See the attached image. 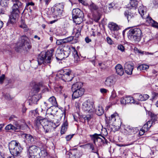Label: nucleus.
<instances>
[{
  "mask_svg": "<svg viewBox=\"0 0 158 158\" xmlns=\"http://www.w3.org/2000/svg\"><path fill=\"white\" fill-rule=\"evenodd\" d=\"M18 118L14 115H12L9 118V120L10 121H13V122L16 121L18 120Z\"/></svg>",
  "mask_w": 158,
  "mask_h": 158,
  "instance_id": "45",
  "label": "nucleus"
},
{
  "mask_svg": "<svg viewBox=\"0 0 158 158\" xmlns=\"http://www.w3.org/2000/svg\"><path fill=\"white\" fill-rule=\"evenodd\" d=\"M73 18L83 16V12L78 8L73 9L72 10Z\"/></svg>",
  "mask_w": 158,
  "mask_h": 158,
  "instance_id": "17",
  "label": "nucleus"
},
{
  "mask_svg": "<svg viewBox=\"0 0 158 158\" xmlns=\"http://www.w3.org/2000/svg\"><path fill=\"white\" fill-rule=\"evenodd\" d=\"M118 48L122 52H124L125 51L124 47L122 45H118Z\"/></svg>",
  "mask_w": 158,
  "mask_h": 158,
  "instance_id": "48",
  "label": "nucleus"
},
{
  "mask_svg": "<svg viewBox=\"0 0 158 158\" xmlns=\"http://www.w3.org/2000/svg\"><path fill=\"white\" fill-rule=\"evenodd\" d=\"M99 136H101L103 137V138H105L104 136H102L101 134H97L96 133H95L93 135L91 136L92 138L94 139V142H95V140H97L98 139H101L99 137Z\"/></svg>",
  "mask_w": 158,
  "mask_h": 158,
  "instance_id": "36",
  "label": "nucleus"
},
{
  "mask_svg": "<svg viewBox=\"0 0 158 158\" xmlns=\"http://www.w3.org/2000/svg\"><path fill=\"white\" fill-rule=\"evenodd\" d=\"M53 123L47 122H41V126L38 127L36 125V119L34 121V126L36 130H39L42 127L44 129V132L45 133L51 132L60 125L59 120H55L53 121Z\"/></svg>",
  "mask_w": 158,
  "mask_h": 158,
  "instance_id": "3",
  "label": "nucleus"
},
{
  "mask_svg": "<svg viewBox=\"0 0 158 158\" xmlns=\"http://www.w3.org/2000/svg\"><path fill=\"white\" fill-rule=\"evenodd\" d=\"M9 2V0H0V5L2 7L7 6Z\"/></svg>",
  "mask_w": 158,
  "mask_h": 158,
  "instance_id": "40",
  "label": "nucleus"
},
{
  "mask_svg": "<svg viewBox=\"0 0 158 158\" xmlns=\"http://www.w3.org/2000/svg\"><path fill=\"white\" fill-rule=\"evenodd\" d=\"M92 15L93 19L96 22H98L100 18V17L99 15L98 14L97 15L93 14Z\"/></svg>",
  "mask_w": 158,
  "mask_h": 158,
  "instance_id": "44",
  "label": "nucleus"
},
{
  "mask_svg": "<svg viewBox=\"0 0 158 158\" xmlns=\"http://www.w3.org/2000/svg\"><path fill=\"white\" fill-rule=\"evenodd\" d=\"M73 92L72 96L73 99L78 98L82 96L84 94V89L81 88V82H77L73 84L71 88Z\"/></svg>",
  "mask_w": 158,
  "mask_h": 158,
  "instance_id": "7",
  "label": "nucleus"
},
{
  "mask_svg": "<svg viewBox=\"0 0 158 158\" xmlns=\"http://www.w3.org/2000/svg\"><path fill=\"white\" fill-rule=\"evenodd\" d=\"M142 18L146 19V22L148 23L150 25L152 22H153V20L151 17L149 16L148 14H147L145 15Z\"/></svg>",
  "mask_w": 158,
  "mask_h": 158,
  "instance_id": "33",
  "label": "nucleus"
},
{
  "mask_svg": "<svg viewBox=\"0 0 158 158\" xmlns=\"http://www.w3.org/2000/svg\"><path fill=\"white\" fill-rule=\"evenodd\" d=\"M142 128H143V129H144V130H145L146 131H148L150 128L149 127H148L146 123L143 125Z\"/></svg>",
  "mask_w": 158,
  "mask_h": 158,
  "instance_id": "58",
  "label": "nucleus"
},
{
  "mask_svg": "<svg viewBox=\"0 0 158 158\" xmlns=\"http://www.w3.org/2000/svg\"><path fill=\"white\" fill-rule=\"evenodd\" d=\"M108 27L111 31H117L119 29V26L113 22H111L108 24Z\"/></svg>",
  "mask_w": 158,
  "mask_h": 158,
  "instance_id": "22",
  "label": "nucleus"
},
{
  "mask_svg": "<svg viewBox=\"0 0 158 158\" xmlns=\"http://www.w3.org/2000/svg\"><path fill=\"white\" fill-rule=\"evenodd\" d=\"M106 40L107 42L109 44H113V42L110 37H107L106 38Z\"/></svg>",
  "mask_w": 158,
  "mask_h": 158,
  "instance_id": "54",
  "label": "nucleus"
},
{
  "mask_svg": "<svg viewBox=\"0 0 158 158\" xmlns=\"http://www.w3.org/2000/svg\"><path fill=\"white\" fill-rule=\"evenodd\" d=\"M127 131L128 132L129 134H135L138 131V129L137 128L129 126L127 127Z\"/></svg>",
  "mask_w": 158,
  "mask_h": 158,
  "instance_id": "24",
  "label": "nucleus"
},
{
  "mask_svg": "<svg viewBox=\"0 0 158 158\" xmlns=\"http://www.w3.org/2000/svg\"><path fill=\"white\" fill-rule=\"evenodd\" d=\"M26 148L29 158H44L47 155L46 150H41L39 147L35 145L27 147Z\"/></svg>",
  "mask_w": 158,
  "mask_h": 158,
  "instance_id": "1",
  "label": "nucleus"
},
{
  "mask_svg": "<svg viewBox=\"0 0 158 158\" xmlns=\"http://www.w3.org/2000/svg\"><path fill=\"white\" fill-rule=\"evenodd\" d=\"M33 89L35 93H38L40 89V85L37 84H35L33 87Z\"/></svg>",
  "mask_w": 158,
  "mask_h": 158,
  "instance_id": "43",
  "label": "nucleus"
},
{
  "mask_svg": "<svg viewBox=\"0 0 158 158\" xmlns=\"http://www.w3.org/2000/svg\"><path fill=\"white\" fill-rule=\"evenodd\" d=\"M5 129L7 131H17L14 125L11 123H10L6 126L5 128Z\"/></svg>",
  "mask_w": 158,
  "mask_h": 158,
  "instance_id": "27",
  "label": "nucleus"
},
{
  "mask_svg": "<svg viewBox=\"0 0 158 158\" xmlns=\"http://www.w3.org/2000/svg\"><path fill=\"white\" fill-rule=\"evenodd\" d=\"M68 123L67 121L64 122L61 126L60 133L61 134L63 135L65 133V132L67 130V127L68 126Z\"/></svg>",
  "mask_w": 158,
  "mask_h": 158,
  "instance_id": "26",
  "label": "nucleus"
},
{
  "mask_svg": "<svg viewBox=\"0 0 158 158\" xmlns=\"http://www.w3.org/2000/svg\"><path fill=\"white\" fill-rule=\"evenodd\" d=\"M22 137L24 139H26V142H28L30 144H34L36 142V139L31 135L23 134Z\"/></svg>",
  "mask_w": 158,
  "mask_h": 158,
  "instance_id": "13",
  "label": "nucleus"
},
{
  "mask_svg": "<svg viewBox=\"0 0 158 158\" xmlns=\"http://www.w3.org/2000/svg\"><path fill=\"white\" fill-rule=\"evenodd\" d=\"M148 114L151 118V121L155 123V122L156 121L157 115L151 112H150L148 113Z\"/></svg>",
  "mask_w": 158,
  "mask_h": 158,
  "instance_id": "37",
  "label": "nucleus"
},
{
  "mask_svg": "<svg viewBox=\"0 0 158 158\" xmlns=\"http://www.w3.org/2000/svg\"><path fill=\"white\" fill-rule=\"evenodd\" d=\"M115 69L116 73L119 76H122L124 73L123 69L121 64H117L115 66Z\"/></svg>",
  "mask_w": 158,
  "mask_h": 158,
  "instance_id": "20",
  "label": "nucleus"
},
{
  "mask_svg": "<svg viewBox=\"0 0 158 158\" xmlns=\"http://www.w3.org/2000/svg\"><path fill=\"white\" fill-rule=\"evenodd\" d=\"M88 147H89L92 149V152L96 153L98 156H99V154L97 149L94 148V145L93 144L89 143Z\"/></svg>",
  "mask_w": 158,
  "mask_h": 158,
  "instance_id": "39",
  "label": "nucleus"
},
{
  "mask_svg": "<svg viewBox=\"0 0 158 158\" xmlns=\"http://www.w3.org/2000/svg\"><path fill=\"white\" fill-rule=\"evenodd\" d=\"M100 92L102 94H106L108 91V90L105 88H101L100 89Z\"/></svg>",
  "mask_w": 158,
  "mask_h": 158,
  "instance_id": "60",
  "label": "nucleus"
},
{
  "mask_svg": "<svg viewBox=\"0 0 158 158\" xmlns=\"http://www.w3.org/2000/svg\"><path fill=\"white\" fill-rule=\"evenodd\" d=\"M138 2L136 0H130V5H128V8L135 9L137 7Z\"/></svg>",
  "mask_w": 158,
  "mask_h": 158,
  "instance_id": "23",
  "label": "nucleus"
},
{
  "mask_svg": "<svg viewBox=\"0 0 158 158\" xmlns=\"http://www.w3.org/2000/svg\"><path fill=\"white\" fill-rule=\"evenodd\" d=\"M85 40L87 43H89L91 41V40L89 39L88 37H86L85 38Z\"/></svg>",
  "mask_w": 158,
  "mask_h": 158,
  "instance_id": "64",
  "label": "nucleus"
},
{
  "mask_svg": "<svg viewBox=\"0 0 158 158\" xmlns=\"http://www.w3.org/2000/svg\"><path fill=\"white\" fill-rule=\"evenodd\" d=\"M89 143H88L85 145H80V146L83 148H88L89 147Z\"/></svg>",
  "mask_w": 158,
  "mask_h": 158,
  "instance_id": "63",
  "label": "nucleus"
},
{
  "mask_svg": "<svg viewBox=\"0 0 158 158\" xmlns=\"http://www.w3.org/2000/svg\"><path fill=\"white\" fill-rule=\"evenodd\" d=\"M56 43L57 45H60L62 44H63L62 39L57 40Z\"/></svg>",
  "mask_w": 158,
  "mask_h": 158,
  "instance_id": "59",
  "label": "nucleus"
},
{
  "mask_svg": "<svg viewBox=\"0 0 158 158\" xmlns=\"http://www.w3.org/2000/svg\"><path fill=\"white\" fill-rule=\"evenodd\" d=\"M134 69V66L128 63L125 64L124 69L125 73L128 75L132 74V71Z\"/></svg>",
  "mask_w": 158,
  "mask_h": 158,
  "instance_id": "15",
  "label": "nucleus"
},
{
  "mask_svg": "<svg viewBox=\"0 0 158 158\" xmlns=\"http://www.w3.org/2000/svg\"><path fill=\"white\" fill-rule=\"evenodd\" d=\"M39 95L38 94H34L31 97H29L28 100L29 104L33 105V104H37V102L39 100Z\"/></svg>",
  "mask_w": 158,
  "mask_h": 158,
  "instance_id": "14",
  "label": "nucleus"
},
{
  "mask_svg": "<svg viewBox=\"0 0 158 158\" xmlns=\"http://www.w3.org/2000/svg\"><path fill=\"white\" fill-rule=\"evenodd\" d=\"M135 97L136 99L139 101H144L147 100L149 97V96L147 94H137L135 95Z\"/></svg>",
  "mask_w": 158,
  "mask_h": 158,
  "instance_id": "16",
  "label": "nucleus"
},
{
  "mask_svg": "<svg viewBox=\"0 0 158 158\" xmlns=\"http://www.w3.org/2000/svg\"><path fill=\"white\" fill-rule=\"evenodd\" d=\"M28 38L27 36H21L19 39L18 42L15 44V50L16 52H21L25 50L27 51V48L28 49H30L31 48V43L28 42Z\"/></svg>",
  "mask_w": 158,
  "mask_h": 158,
  "instance_id": "4",
  "label": "nucleus"
},
{
  "mask_svg": "<svg viewBox=\"0 0 158 158\" xmlns=\"http://www.w3.org/2000/svg\"><path fill=\"white\" fill-rule=\"evenodd\" d=\"M74 22L77 24H79L82 21V17H75L73 18Z\"/></svg>",
  "mask_w": 158,
  "mask_h": 158,
  "instance_id": "35",
  "label": "nucleus"
},
{
  "mask_svg": "<svg viewBox=\"0 0 158 158\" xmlns=\"http://www.w3.org/2000/svg\"><path fill=\"white\" fill-rule=\"evenodd\" d=\"M125 100H126V104L128 103H136L138 104V102H136L135 100L132 97L127 96L125 97Z\"/></svg>",
  "mask_w": 158,
  "mask_h": 158,
  "instance_id": "28",
  "label": "nucleus"
},
{
  "mask_svg": "<svg viewBox=\"0 0 158 158\" xmlns=\"http://www.w3.org/2000/svg\"><path fill=\"white\" fill-rule=\"evenodd\" d=\"M72 71L69 69H64L60 70L56 75V77L65 82L71 81L73 77Z\"/></svg>",
  "mask_w": 158,
  "mask_h": 158,
  "instance_id": "5",
  "label": "nucleus"
},
{
  "mask_svg": "<svg viewBox=\"0 0 158 158\" xmlns=\"http://www.w3.org/2000/svg\"><path fill=\"white\" fill-rule=\"evenodd\" d=\"M118 76L111 75L107 77L105 81V85L108 87L113 86L117 80Z\"/></svg>",
  "mask_w": 158,
  "mask_h": 158,
  "instance_id": "11",
  "label": "nucleus"
},
{
  "mask_svg": "<svg viewBox=\"0 0 158 158\" xmlns=\"http://www.w3.org/2000/svg\"><path fill=\"white\" fill-rule=\"evenodd\" d=\"M138 10L139 14L142 17L148 14L146 12V7L142 5L139 6Z\"/></svg>",
  "mask_w": 158,
  "mask_h": 158,
  "instance_id": "25",
  "label": "nucleus"
},
{
  "mask_svg": "<svg viewBox=\"0 0 158 158\" xmlns=\"http://www.w3.org/2000/svg\"><path fill=\"white\" fill-rule=\"evenodd\" d=\"M74 61V64H69V65H74V66H76L77 65V63H78L79 60H73Z\"/></svg>",
  "mask_w": 158,
  "mask_h": 158,
  "instance_id": "62",
  "label": "nucleus"
},
{
  "mask_svg": "<svg viewBox=\"0 0 158 158\" xmlns=\"http://www.w3.org/2000/svg\"><path fill=\"white\" fill-rule=\"evenodd\" d=\"M63 8L64 5L63 3H59L56 4L51 8V10L53 16L54 17H61L63 13Z\"/></svg>",
  "mask_w": 158,
  "mask_h": 158,
  "instance_id": "9",
  "label": "nucleus"
},
{
  "mask_svg": "<svg viewBox=\"0 0 158 158\" xmlns=\"http://www.w3.org/2000/svg\"><path fill=\"white\" fill-rule=\"evenodd\" d=\"M137 52L139 53L140 54L142 55H152L153 54V53L152 52H147L145 51H143L141 50H137Z\"/></svg>",
  "mask_w": 158,
  "mask_h": 158,
  "instance_id": "42",
  "label": "nucleus"
},
{
  "mask_svg": "<svg viewBox=\"0 0 158 158\" xmlns=\"http://www.w3.org/2000/svg\"><path fill=\"white\" fill-rule=\"evenodd\" d=\"M5 75L4 74H2V75L0 77V83L2 84L3 81L5 79Z\"/></svg>",
  "mask_w": 158,
  "mask_h": 158,
  "instance_id": "56",
  "label": "nucleus"
},
{
  "mask_svg": "<svg viewBox=\"0 0 158 158\" xmlns=\"http://www.w3.org/2000/svg\"><path fill=\"white\" fill-rule=\"evenodd\" d=\"M30 112L31 113L32 115H33L34 116L36 117V118L35 119L37 118L38 116H42V114H40L38 112V108H36L34 110H32L30 111Z\"/></svg>",
  "mask_w": 158,
  "mask_h": 158,
  "instance_id": "34",
  "label": "nucleus"
},
{
  "mask_svg": "<svg viewBox=\"0 0 158 158\" xmlns=\"http://www.w3.org/2000/svg\"><path fill=\"white\" fill-rule=\"evenodd\" d=\"M39 65H44L45 62L44 60L49 61L50 60H36Z\"/></svg>",
  "mask_w": 158,
  "mask_h": 158,
  "instance_id": "47",
  "label": "nucleus"
},
{
  "mask_svg": "<svg viewBox=\"0 0 158 158\" xmlns=\"http://www.w3.org/2000/svg\"><path fill=\"white\" fill-rule=\"evenodd\" d=\"M95 113L98 116H101L104 113V110L102 106H99L95 109Z\"/></svg>",
  "mask_w": 158,
  "mask_h": 158,
  "instance_id": "21",
  "label": "nucleus"
},
{
  "mask_svg": "<svg viewBox=\"0 0 158 158\" xmlns=\"http://www.w3.org/2000/svg\"><path fill=\"white\" fill-rule=\"evenodd\" d=\"M82 110L86 112H91L93 111V103L87 100L83 102L82 105Z\"/></svg>",
  "mask_w": 158,
  "mask_h": 158,
  "instance_id": "12",
  "label": "nucleus"
},
{
  "mask_svg": "<svg viewBox=\"0 0 158 158\" xmlns=\"http://www.w3.org/2000/svg\"><path fill=\"white\" fill-rule=\"evenodd\" d=\"M128 38L133 40L135 42H139L142 37V32L141 30L138 28L130 29L127 33Z\"/></svg>",
  "mask_w": 158,
  "mask_h": 158,
  "instance_id": "6",
  "label": "nucleus"
},
{
  "mask_svg": "<svg viewBox=\"0 0 158 158\" xmlns=\"http://www.w3.org/2000/svg\"><path fill=\"white\" fill-rule=\"evenodd\" d=\"M82 27V26L79 25L76 26L74 28L73 33V35H75L76 37H78L80 35Z\"/></svg>",
  "mask_w": 158,
  "mask_h": 158,
  "instance_id": "19",
  "label": "nucleus"
},
{
  "mask_svg": "<svg viewBox=\"0 0 158 158\" xmlns=\"http://www.w3.org/2000/svg\"><path fill=\"white\" fill-rule=\"evenodd\" d=\"M78 151L77 149H73L70 150L67 155L69 156V158H79L77 155Z\"/></svg>",
  "mask_w": 158,
  "mask_h": 158,
  "instance_id": "18",
  "label": "nucleus"
},
{
  "mask_svg": "<svg viewBox=\"0 0 158 158\" xmlns=\"http://www.w3.org/2000/svg\"><path fill=\"white\" fill-rule=\"evenodd\" d=\"M120 101L121 104L125 105L126 104V100H125V97L122 98L120 99Z\"/></svg>",
  "mask_w": 158,
  "mask_h": 158,
  "instance_id": "51",
  "label": "nucleus"
},
{
  "mask_svg": "<svg viewBox=\"0 0 158 158\" xmlns=\"http://www.w3.org/2000/svg\"><path fill=\"white\" fill-rule=\"evenodd\" d=\"M51 1V0H40L41 3H42L43 2H45L46 5H48Z\"/></svg>",
  "mask_w": 158,
  "mask_h": 158,
  "instance_id": "53",
  "label": "nucleus"
},
{
  "mask_svg": "<svg viewBox=\"0 0 158 158\" xmlns=\"http://www.w3.org/2000/svg\"><path fill=\"white\" fill-rule=\"evenodd\" d=\"M48 101L53 106H57V103L55 98L53 96L50 97L48 100Z\"/></svg>",
  "mask_w": 158,
  "mask_h": 158,
  "instance_id": "29",
  "label": "nucleus"
},
{
  "mask_svg": "<svg viewBox=\"0 0 158 158\" xmlns=\"http://www.w3.org/2000/svg\"><path fill=\"white\" fill-rule=\"evenodd\" d=\"M78 1L80 2L84 6H86L88 5L87 2L83 0H78Z\"/></svg>",
  "mask_w": 158,
  "mask_h": 158,
  "instance_id": "61",
  "label": "nucleus"
},
{
  "mask_svg": "<svg viewBox=\"0 0 158 158\" xmlns=\"http://www.w3.org/2000/svg\"><path fill=\"white\" fill-rule=\"evenodd\" d=\"M8 147L12 156L7 158H17L21 156V153L23 148L18 141L12 140L9 143Z\"/></svg>",
  "mask_w": 158,
  "mask_h": 158,
  "instance_id": "2",
  "label": "nucleus"
},
{
  "mask_svg": "<svg viewBox=\"0 0 158 158\" xmlns=\"http://www.w3.org/2000/svg\"><path fill=\"white\" fill-rule=\"evenodd\" d=\"M154 124L155 123L151 120L148 121L146 123V124L148 126V127H149V128H150L151 127L152 125H153V124Z\"/></svg>",
  "mask_w": 158,
  "mask_h": 158,
  "instance_id": "50",
  "label": "nucleus"
},
{
  "mask_svg": "<svg viewBox=\"0 0 158 158\" xmlns=\"http://www.w3.org/2000/svg\"><path fill=\"white\" fill-rule=\"evenodd\" d=\"M54 50L51 49L46 52H42L38 55V59H51L53 58Z\"/></svg>",
  "mask_w": 158,
  "mask_h": 158,
  "instance_id": "10",
  "label": "nucleus"
},
{
  "mask_svg": "<svg viewBox=\"0 0 158 158\" xmlns=\"http://www.w3.org/2000/svg\"><path fill=\"white\" fill-rule=\"evenodd\" d=\"M56 116L53 114L51 113H48L46 114L45 117H44L43 116H38L36 119V125L38 127L41 126L40 123L42 122H48L49 123H53V121L55 120H58L56 118Z\"/></svg>",
  "mask_w": 158,
  "mask_h": 158,
  "instance_id": "8",
  "label": "nucleus"
},
{
  "mask_svg": "<svg viewBox=\"0 0 158 158\" xmlns=\"http://www.w3.org/2000/svg\"><path fill=\"white\" fill-rule=\"evenodd\" d=\"M22 24L20 25V27L24 29L25 31H27L28 30V28L27 27V25L25 24L23 21L22 22Z\"/></svg>",
  "mask_w": 158,
  "mask_h": 158,
  "instance_id": "46",
  "label": "nucleus"
},
{
  "mask_svg": "<svg viewBox=\"0 0 158 158\" xmlns=\"http://www.w3.org/2000/svg\"><path fill=\"white\" fill-rule=\"evenodd\" d=\"M13 124L15 127L17 131L21 129V125L17 121L13 122Z\"/></svg>",
  "mask_w": 158,
  "mask_h": 158,
  "instance_id": "38",
  "label": "nucleus"
},
{
  "mask_svg": "<svg viewBox=\"0 0 158 158\" xmlns=\"http://www.w3.org/2000/svg\"><path fill=\"white\" fill-rule=\"evenodd\" d=\"M89 8L91 11L93 12L97 10L98 9V7L94 3H92L89 5Z\"/></svg>",
  "mask_w": 158,
  "mask_h": 158,
  "instance_id": "32",
  "label": "nucleus"
},
{
  "mask_svg": "<svg viewBox=\"0 0 158 158\" xmlns=\"http://www.w3.org/2000/svg\"><path fill=\"white\" fill-rule=\"evenodd\" d=\"M3 96L6 99L9 100L10 98V95L9 94H6L4 95H3Z\"/></svg>",
  "mask_w": 158,
  "mask_h": 158,
  "instance_id": "57",
  "label": "nucleus"
},
{
  "mask_svg": "<svg viewBox=\"0 0 158 158\" xmlns=\"http://www.w3.org/2000/svg\"><path fill=\"white\" fill-rule=\"evenodd\" d=\"M73 135H69L67 136H66L65 137V139L67 141H69L70 140L71 138L73 137Z\"/></svg>",
  "mask_w": 158,
  "mask_h": 158,
  "instance_id": "55",
  "label": "nucleus"
},
{
  "mask_svg": "<svg viewBox=\"0 0 158 158\" xmlns=\"http://www.w3.org/2000/svg\"><path fill=\"white\" fill-rule=\"evenodd\" d=\"M124 14L127 18L128 22L134 18L133 14L128 11H125L124 13Z\"/></svg>",
  "mask_w": 158,
  "mask_h": 158,
  "instance_id": "30",
  "label": "nucleus"
},
{
  "mask_svg": "<svg viewBox=\"0 0 158 158\" xmlns=\"http://www.w3.org/2000/svg\"><path fill=\"white\" fill-rule=\"evenodd\" d=\"M84 118L85 121H87V122H88L91 119V117L90 115H87L84 117Z\"/></svg>",
  "mask_w": 158,
  "mask_h": 158,
  "instance_id": "52",
  "label": "nucleus"
},
{
  "mask_svg": "<svg viewBox=\"0 0 158 158\" xmlns=\"http://www.w3.org/2000/svg\"><path fill=\"white\" fill-rule=\"evenodd\" d=\"M118 117V114L117 113H115L112 114L110 117L109 118V120L111 121V122H114L116 120V118Z\"/></svg>",
  "mask_w": 158,
  "mask_h": 158,
  "instance_id": "41",
  "label": "nucleus"
},
{
  "mask_svg": "<svg viewBox=\"0 0 158 158\" xmlns=\"http://www.w3.org/2000/svg\"><path fill=\"white\" fill-rule=\"evenodd\" d=\"M148 65L146 64H142L139 65L137 67V69L138 71L147 70L149 68Z\"/></svg>",
  "mask_w": 158,
  "mask_h": 158,
  "instance_id": "31",
  "label": "nucleus"
},
{
  "mask_svg": "<svg viewBox=\"0 0 158 158\" xmlns=\"http://www.w3.org/2000/svg\"><path fill=\"white\" fill-rule=\"evenodd\" d=\"M151 25L153 27L157 28L158 27V23L153 20V22H152Z\"/></svg>",
  "mask_w": 158,
  "mask_h": 158,
  "instance_id": "49",
  "label": "nucleus"
}]
</instances>
